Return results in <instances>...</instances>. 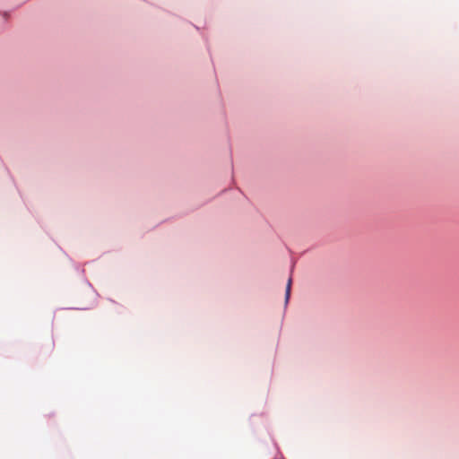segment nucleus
<instances>
[{
    "label": "nucleus",
    "instance_id": "nucleus-1",
    "mask_svg": "<svg viewBox=\"0 0 459 459\" xmlns=\"http://www.w3.org/2000/svg\"><path fill=\"white\" fill-rule=\"evenodd\" d=\"M291 283H292V279H291V277H290L288 280V282H287V286H286V292H285L286 302H288V300L290 299Z\"/></svg>",
    "mask_w": 459,
    "mask_h": 459
}]
</instances>
